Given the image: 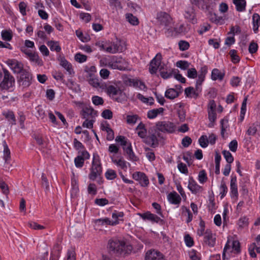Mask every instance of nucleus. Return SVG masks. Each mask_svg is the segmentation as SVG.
I'll return each instance as SVG.
<instances>
[{"instance_id": "f257e3e1", "label": "nucleus", "mask_w": 260, "mask_h": 260, "mask_svg": "<svg viewBox=\"0 0 260 260\" xmlns=\"http://www.w3.org/2000/svg\"><path fill=\"white\" fill-rule=\"evenodd\" d=\"M132 249L131 245H126L124 241L116 239L109 240L107 245L109 253L116 256H124L129 254Z\"/></svg>"}, {"instance_id": "f03ea898", "label": "nucleus", "mask_w": 260, "mask_h": 260, "mask_svg": "<svg viewBox=\"0 0 260 260\" xmlns=\"http://www.w3.org/2000/svg\"><path fill=\"white\" fill-rule=\"evenodd\" d=\"M101 63L114 69L124 70L125 69L126 62L121 57L117 56H108L103 57L100 60Z\"/></svg>"}, {"instance_id": "7ed1b4c3", "label": "nucleus", "mask_w": 260, "mask_h": 260, "mask_svg": "<svg viewBox=\"0 0 260 260\" xmlns=\"http://www.w3.org/2000/svg\"><path fill=\"white\" fill-rule=\"evenodd\" d=\"M156 19L157 23L164 26L168 31H172L173 20L170 15L165 12L160 11L157 13Z\"/></svg>"}, {"instance_id": "20e7f679", "label": "nucleus", "mask_w": 260, "mask_h": 260, "mask_svg": "<svg viewBox=\"0 0 260 260\" xmlns=\"http://www.w3.org/2000/svg\"><path fill=\"white\" fill-rule=\"evenodd\" d=\"M102 172V168L99 156L98 155L94 154L89 178L90 180H94L98 176L101 175Z\"/></svg>"}, {"instance_id": "39448f33", "label": "nucleus", "mask_w": 260, "mask_h": 260, "mask_svg": "<svg viewBox=\"0 0 260 260\" xmlns=\"http://www.w3.org/2000/svg\"><path fill=\"white\" fill-rule=\"evenodd\" d=\"M176 126L169 121H161L156 123V129L164 133L172 134L176 131Z\"/></svg>"}, {"instance_id": "423d86ee", "label": "nucleus", "mask_w": 260, "mask_h": 260, "mask_svg": "<svg viewBox=\"0 0 260 260\" xmlns=\"http://www.w3.org/2000/svg\"><path fill=\"white\" fill-rule=\"evenodd\" d=\"M4 79L0 84V86L4 89H8L13 86L15 82V79L7 70L4 69Z\"/></svg>"}, {"instance_id": "0eeeda50", "label": "nucleus", "mask_w": 260, "mask_h": 260, "mask_svg": "<svg viewBox=\"0 0 260 260\" xmlns=\"http://www.w3.org/2000/svg\"><path fill=\"white\" fill-rule=\"evenodd\" d=\"M31 81L32 75L26 70L22 72L18 80L19 85L23 87H28L31 84Z\"/></svg>"}, {"instance_id": "6e6552de", "label": "nucleus", "mask_w": 260, "mask_h": 260, "mask_svg": "<svg viewBox=\"0 0 260 260\" xmlns=\"http://www.w3.org/2000/svg\"><path fill=\"white\" fill-rule=\"evenodd\" d=\"M78 155L75 158L74 162L77 168H82L85 159L89 158L90 155L86 150L79 151Z\"/></svg>"}, {"instance_id": "1a4fd4ad", "label": "nucleus", "mask_w": 260, "mask_h": 260, "mask_svg": "<svg viewBox=\"0 0 260 260\" xmlns=\"http://www.w3.org/2000/svg\"><path fill=\"white\" fill-rule=\"evenodd\" d=\"M4 146V156L3 158L5 160L4 168L6 171H9L11 170V164L10 163L11 160V152L6 142H3Z\"/></svg>"}, {"instance_id": "9d476101", "label": "nucleus", "mask_w": 260, "mask_h": 260, "mask_svg": "<svg viewBox=\"0 0 260 260\" xmlns=\"http://www.w3.org/2000/svg\"><path fill=\"white\" fill-rule=\"evenodd\" d=\"M160 137V133H157V135L155 134H149L143 139V142L152 148H155L158 145V140L157 138Z\"/></svg>"}, {"instance_id": "9b49d317", "label": "nucleus", "mask_w": 260, "mask_h": 260, "mask_svg": "<svg viewBox=\"0 0 260 260\" xmlns=\"http://www.w3.org/2000/svg\"><path fill=\"white\" fill-rule=\"evenodd\" d=\"M7 63L14 73L21 74L25 69H23V64L16 60H8Z\"/></svg>"}, {"instance_id": "f8f14e48", "label": "nucleus", "mask_w": 260, "mask_h": 260, "mask_svg": "<svg viewBox=\"0 0 260 260\" xmlns=\"http://www.w3.org/2000/svg\"><path fill=\"white\" fill-rule=\"evenodd\" d=\"M133 178L140 182L142 186L145 187L149 184V179L145 173L141 172H137L133 174Z\"/></svg>"}, {"instance_id": "ddd939ff", "label": "nucleus", "mask_w": 260, "mask_h": 260, "mask_svg": "<svg viewBox=\"0 0 260 260\" xmlns=\"http://www.w3.org/2000/svg\"><path fill=\"white\" fill-rule=\"evenodd\" d=\"M123 49L124 48L121 44V42L117 40L113 42L111 46L106 47V51L107 52L114 54L118 52H122Z\"/></svg>"}, {"instance_id": "4468645a", "label": "nucleus", "mask_w": 260, "mask_h": 260, "mask_svg": "<svg viewBox=\"0 0 260 260\" xmlns=\"http://www.w3.org/2000/svg\"><path fill=\"white\" fill-rule=\"evenodd\" d=\"M145 260H164L162 254L154 250H148L146 253Z\"/></svg>"}, {"instance_id": "2eb2a0df", "label": "nucleus", "mask_w": 260, "mask_h": 260, "mask_svg": "<svg viewBox=\"0 0 260 260\" xmlns=\"http://www.w3.org/2000/svg\"><path fill=\"white\" fill-rule=\"evenodd\" d=\"M185 18L188 20L192 24H195L197 22V20L196 18L195 10L192 7H188L185 11L184 14Z\"/></svg>"}, {"instance_id": "dca6fc26", "label": "nucleus", "mask_w": 260, "mask_h": 260, "mask_svg": "<svg viewBox=\"0 0 260 260\" xmlns=\"http://www.w3.org/2000/svg\"><path fill=\"white\" fill-rule=\"evenodd\" d=\"M106 91L107 93L113 98L117 95H121L122 91L117 85H110L106 86Z\"/></svg>"}, {"instance_id": "f3484780", "label": "nucleus", "mask_w": 260, "mask_h": 260, "mask_svg": "<svg viewBox=\"0 0 260 260\" xmlns=\"http://www.w3.org/2000/svg\"><path fill=\"white\" fill-rule=\"evenodd\" d=\"M215 239L212 232L209 230H207L205 232L204 242L209 246L213 247L215 244Z\"/></svg>"}, {"instance_id": "a211bd4d", "label": "nucleus", "mask_w": 260, "mask_h": 260, "mask_svg": "<svg viewBox=\"0 0 260 260\" xmlns=\"http://www.w3.org/2000/svg\"><path fill=\"white\" fill-rule=\"evenodd\" d=\"M82 112V117L84 119L94 118L97 113V111L90 107L83 108Z\"/></svg>"}, {"instance_id": "6ab92c4d", "label": "nucleus", "mask_w": 260, "mask_h": 260, "mask_svg": "<svg viewBox=\"0 0 260 260\" xmlns=\"http://www.w3.org/2000/svg\"><path fill=\"white\" fill-rule=\"evenodd\" d=\"M60 65L64 68L70 75L74 74L72 64L69 63L64 57L59 56L58 58Z\"/></svg>"}, {"instance_id": "aec40b11", "label": "nucleus", "mask_w": 260, "mask_h": 260, "mask_svg": "<svg viewBox=\"0 0 260 260\" xmlns=\"http://www.w3.org/2000/svg\"><path fill=\"white\" fill-rule=\"evenodd\" d=\"M230 189L232 196L236 199L238 197V188L237 185V177L236 176H232L230 182Z\"/></svg>"}, {"instance_id": "412c9836", "label": "nucleus", "mask_w": 260, "mask_h": 260, "mask_svg": "<svg viewBox=\"0 0 260 260\" xmlns=\"http://www.w3.org/2000/svg\"><path fill=\"white\" fill-rule=\"evenodd\" d=\"M188 188L194 194L199 192L202 189V187L198 185L192 178L189 180Z\"/></svg>"}, {"instance_id": "4be33fe9", "label": "nucleus", "mask_w": 260, "mask_h": 260, "mask_svg": "<svg viewBox=\"0 0 260 260\" xmlns=\"http://www.w3.org/2000/svg\"><path fill=\"white\" fill-rule=\"evenodd\" d=\"M168 199L170 203L174 205H179L181 201V197L175 191L170 192L168 195Z\"/></svg>"}, {"instance_id": "5701e85b", "label": "nucleus", "mask_w": 260, "mask_h": 260, "mask_svg": "<svg viewBox=\"0 0 260 260\" xmlns=\"http://www.w3.org/2000/svg\"><path fill=\"white\" fill-rule=\"evenodd\" d=\"M141 217L144 220L147 219L153 222L158 223L161 220V219L156 215L152 214L149 212L140 214Z\"/></svg>"}, {"instance_id": "b1692460", "label": "nucleus", "mask_w": 260, "mask_h": 260, "mask_svg": "<svg viewBox=\"0 0 260 260\" xmlns=\"http://www.w3.org/2000/svg\"><path fill=\"white\" fill-rule=\"evenodd\" d=\"M179 92L174 88L168 89L165 94L166 98L170 100H174L179 96Z\"/></svg>"}, {"instance_id": "393cba45", "label": "nucleus", "mask_w": 260, "mask_h": 260, "mask_svg": "<svg viewBox=\"0 0 260 260\" xmlns=\"http://www.w3.org/2000/svg\"><path fill=\"white\" fill-rule=\"evenodd\" d=\"M123 150L125 151L126 154L128 155L129 158L133 161H137L138 158L135 156L131 146V144L129 143L126 146L123 147Z\"/></svg>"}, {"instance_id": "a878e982", "label": "nucleus", "mask_w": 260, "mask_h": 260, "mask_svg": "<svg viewBox=\"0 0 260 260\" xmlns=\"http://www.w3.org/2000/svg\"><path fill=\"white\" fill-rule=\"evenodd\" d=\"M233 3L236 6L237 11L243 12L245 10L246 5L245 0H233Z\"/></svg>"}, {"instance_id": "bb28decb", "label": "nucleus", "mask_w": 260, "mask_h": 260, "mask_svg": "<svg viewBox=\"0 0 260 260\" xmlns=\"http://www.w3.org/2000/svg\"><path fill=\"white\" fill-rule=\"evenodd\" d=\"M198 79L196 81V88L197 91H194V94L195 95V97L197 98L199 96V93L201 91V85L202 83L205 80V77H202V76L198 75Z\"/></svg>"}, {"instance_id": "cd10ccee", "label": "nucleus", "mask_w": 260, "mask_h": 260, "mask_svg": "<svg viewBox=\"0 0 260 260\" xmlns=\"http://www.w3.org/2000/svg\"><path fill=\"white\" fill-rule=\"evenodd\" d=\"M136 130L138 132V135L141 138L144 139L146 136L147 130L145 128V125L141 122L137 126Z\"/></svg>"}, {"instance_id": "c85d7f7f", "label": "nucleus", "mask_w": 260, "mask_h": 260, "mask_svg": "<svg viewBox=\"0 0 260 260\" xmlns=\"http://www.w3.org/2000/svg\"><path fill=\"white\" fill-rule=\"evenodd\" d=\"M253 30L255 33L258 31L260 24V16L257 13H254L252 16Z\"/></svg>"}, {"instance_id": "c756f323", "label": "nucleus", "mask_w": 260, "mask_h": 260, "mask_svg": "<svg viewBox=\"0 0 260 260\" xmlns=\"http://www.w3.org/2000/svg\"><path fill=\"white\" fill-rule=\"evenodd\" d=\"M224 76V74L221 73L218 69H214L212 71L211 78L213 80H222Z\"/></svg>"}, {"instance_id": "7c9ffc66", "label": "nucleus", "mask_w": 260, "mask_h": 260, "mask_svg": "<svg viewBox=\"0 0 260 260\" xmlns=\"http://www.w3.org/2000/svg\"><path fill=\"white\" fill-rule=\"evenodd\" d=\"M164 111V109L163 108L152 109L148 112L147 117L149 119L154 118L158 114L163 113Z\"/></svg>"}, {"instance_id": "2f4dec72", "label": "nucleus", "mask_w": 260, "mask_h": 260, "mask_svg": "<svg viewBox=\"0 0 260 260\" xmlns=\"http://www.w3.org/2000/svg\"><path fill=\"white\" fill-rule=\"evenodd\" d=\"M258 126L259 125L257 122L251 124L248 128L246 131V134L249 136H254L257 131Z\"/></svg>"}, {"instance_id": "473e14b6", "label": "nucleus", "mask_w": 260, "mask_h": 260, "mask_svg": "<svg viewBox=\"0 0 260 260\" xmlns=\"http://www.w3.org/2000/svg\"><path fill=\"white\" fill-rule=\"evenodd\" d=\"M28 57L31 61L35 62L38 66H41L43 65L42 60L40 58L38 53L32 52Z\"/></svg>"}, {"instance_id": "72a5a7b5", "label": "nucleus", "mask_w": 260, "mask_h": 260, "mask_svg": "<svg viewBox=\"0 0 260 260\" xmlns=\"http://www.w3.org/2000/svg\"><path fill=\"white\" fill-rule=\"evenodd\" d=\"M61 246L60 244L56 243L53 247V250L51 252L52 257L54 255L55 256L56 258L54 260H57L60 256V251L61 250Z\"/></svg>"}, {"instance_id": "f704fd0d", "label": "nucleus", "mask_w": 260, "mask_h": 260, "mask_svg": "<svg viewBox=\"0 0 260 260\" xmlns=\"http://www.w3.org/2000/svg\"><path fill=\"white\" fill-rule=\"evenodd\" d=\"M47 45L51 51H55L57 52H59L61 50V47L58 42L50 41L48 42Z\"/></svg>"}, {"instance_id": "c9c22d12", "label": "nucleus", "mask_w": 260, "mask_h": 260, "mask_svg": "<svg viewBox=\"0 0 260 260\" xmlns=\"http://www.w3.org/2000/svg\"><path fill=\"white\" fill-rule=\"evenodd\" d=\"M111 158L112 162L117 166L120 167L121 169L123 170H125L127 169L126 162L122 158H120L118 160L114 159L113 156H111Z\"/></svg>"}, {"instance_id": "e433bc0d", "label": "nucleus", "mask_w": 260, "mask_h": 260, "mask_svg": "<svg viewBox=\"0 0 260 260\" xmlns=\"http://www.w3.org/2000/svg\"><path fill=\"white\" fill-rule=\"evenodd\" d=\"M96 222H101L102 224L115 225L117 224L119 222L118 220L111 221L109 218H105L104 219H98L96 220Z\"/></svg>"}, {"instance_id": "4c0bfd02", "label": "nucleus", "mask_w": 260, "mask_h": 260, "mask_svg": "<svg viewBox=\"0 0 260 260\" xmlns=\"http://www.w3.org/2000/svg\"><path fill=\"white\" fill-rule=\"evenodd\" d=\"M228 120L227 119H222L220 120L221 125V137L224 139V133L226 131V128L229 126Z\"/></svg>"}, {"instance_id": "58836bf2", "label": "nucleus", "mask_w": 260, "mask_h": 260, "mask_svg": "<svg viewBox=\"0 0 260 260\" xmlns=\"http://www.w3.org/2000/svg\"><path fill=\"white\" fill-rule=\"evenodd\" d=\"M177 72H179L178 70L172 69L169 72L167 71H161L160 74L162 78L166 79L171 77L173 75H174V73Z\"/></svg>"}, {"instance_id": "ea45409f", "label": "nucleus", "mask_w": 260, "mask_h": 260, "mask_svg": "<svg viewBox=\"0 0 260 260\" xmlns=\"http://www.w3.org/2000/svg\"><path fill=\"white\" fill-rule=\"evenodd\" d=\"M4 115L10 122V123L12 125L16 124V119L13 112L8 111L7 113H4Z\"/></svg>"}, {"instance_id": "a19ab883", "label": "nucleus", "mask_w": 260, "mask_h": 260, "mask_svg": "<svg viewBox=\"0 0 260 260\" xmlns=\"http://www.w3.org/2000/svg\"><path fill=\"white\" fill-rule=\"evenodd\" d=\"M189 66L190 63L186 60H179L176 62V67L183 70H188Z\"/></svg>"}, {"instance_id": "79ce46f5", "label": "nucleus", "mask_w": 260, "mask_h": 260, "mask_svg": "<svg viewBox=\"0 0 260 260\" xmlns=\"http://www.w3.org/2000/svg\"><path fill=\"white\" fill-rule=\"evenodd\" d=\"M161 59V54L159 53H157L155 57L151 61L150 64H151V66H155L158 68L160 64Z\"/></svg>"}, {"instance_id": "37998d69", "label": "nucleus", "mask_w": 260, "mask_h": 260, "mask_svg": "<svg viewBox=\"0 0 260 260\" xmlns=\"http://www.w3.org/2000/svg\"><path fill=\"white\" fill-rule=\"evenodd\" d=\"M208 118L210 121L211 123L208 124L209 127H211L213 126V123L215 121L216 119V114L215 111H209L208 112Z\"/></svg>"}, {"instance_id": "c03bdc74", "label": "nucleus", "mask_w": 260, "mask_h": 260, "mask_svg": "<svg viewBox=\"0 0 260 260\" xmlns=\"http://www.w3.org/2000/svg\"><path fill=\"white\" fill-rule=\"evenodd\" d=\"M229 54L231 57L232 61L234 63H236L240 61V57L237 54V51L236 50H231Z\"/></svg>"}, {"instance_id": "a18cd8bd", "label": "nucleus", "mask_w": 260, "mask_h": 260, "mask_svg": "<svg viewBox=\"0 0 260 260\" xmlns=\"http://www.w3.org/2000/svg\"><path fill=\"white\" fill-rule=\"evenodd\" d=\"M126 19L131 24L134 25H137L139 24L138 19L132 14H127L126 15Z\"/></svg>"}, {"instance_id": "49530a36", "label": "nucleus", "mask_w": 260, "mask_h": 260, "mask_svg": "<svg viewBox=\"0 0 260 260\" xmlns=\"http://www.w3.org/2000/svg\"><path fill=\"white\" fill-rule=\"evenodd\" d=\"M105 177L108 180H113L116 178V172L112 169H108L105 173Z\"/></svg>"}, {"instance_id": "de8ad7c7", "label": "nucleus", "mask_w": 260, "mask_h": 260, "mask_svg": "<svg viewBox=\"0 0 260 260\" xmlns=\"http://www.w3.org/2000/svg\"><path fill=\"white\" fill-rule=\"evenodd\" d=\"M198 179L201 183H204L207 181L208 178L205 170H203L200 171L198 176Z\"/></svg>"}, {"instance_id": "09e8293b", "label": "nucleus", "mask_w": 260, "mask_h": 260, "mask_svg": "<svg viewBox=\"0 0 260 260\" xmlns=\"http://www.w3.org/2000/svg\"><path fill=\"white\" fill-rule=\"evenodd\" d=\"M222 154L228 163L231 164L234 161V157L229 151L223 150Z\"/></svg>"}, {"instance_id": "8fccbe9b", "label": "nucleus", "mask_w": 260, "mask_h": 260, "mask_svg": "<svg viewBox=\"0 0 260 260\" xmlns=\"http://www.w3.org/2000/svg\"><path fill=\"white\" fill-rule=\"evenodd\" d=\"M199 143L202 147H207L209 143L207 137L206 135L202 136L199 139Z\"/></svg>"}, {"instance_id": "3c124183", "label": "nucleus", "mask_w": 260, "mask_h": 260, "mask_svg": "<svg viewBox=\"0 0 260 260\" xmlns=\"http://www.w3.org/2000/svg\"><path fill=\"white\" fill-rule=\"evenodd\" d=\"M87 58V57L86 55L80 53H78L75 55V60L79 63H82L86 61Z\"/></svg>"}, {"instance_id": "603ef678", "label": "nucleus", "mask_w": 260, "mask_h": 260, "mask_svg": "<svg viewBox=\"0 0 260 260\" xmlns=\"http://www.w3.org/2000/svg\"><path fill=\"white\" fill-rule=\"evenodd\" d=\"M2 37L4 40L10 41L12 40V35L11 32L5 30L2 31Z\"/></svg>"}, {"instance_id": "864d4df0", "label": "nucleus", "mask_w": 260, "mask_h": 260, "mask_svg": "<svg viewBox=\"0 0 260 260\" xmlns=\"http://www.w3.org/2000/svg\"><path fill=\"white\" fill-rule=\"evenodd\" d=\"M187 76L189 78L195 79L198 76V73L195 68H190L187 70Z\"/></svg>"}, {"instance_id": "5fc2aeb1", "label": "nucleus", "mask_w": 260, "mask_h": 260, "mask_svg": "<svg viewBox=\"0 0 260 260\" xmlns=\"http://www.w3.org/2000/svg\"><path fill=\"white\" fill-rule=\"evenodd\" d=\"M106 131L107 133V139L108 141L112 140L114 138V134L113 131L110 127L109 124H107Z\"/></svg>"}, {"instance_id": "6e6d98bb", "label": "nucleus", "mask_w": 260, "mask_h": 260, "mask_svg": "<svg viewBox=\"0 0 260 260\" xmlns=\"http://www.w3.org/2000/svg\"><path fill=\"white\" fill-rule=\"evenodd\" d=\"M92 101L93 104L96 106L102 105L104 102L102 98L97 95L92 96Z\"/></svg>"}, {"instance_id": "4d7b16f0", "label": "nucleus", "mask_w": 260, "mask_h": 260, "mask_svg": "<svg viewBox=\"0 0 260 260\" xmlns=\"http://www.w3.org/2000/svg\"><path fill=\"white\" fill-rule=\"evenodd\" d=\"M220 190V194L221 195L220 197L222 199L225 196L228 192V187L224 181H221Z\"/></svg>"}, {"instance_id": "13d9d810", "label": "nucleus", "mask_w": 260, "mask_h": 260, "mask_svg": "<svg viewBox=\"0 0 260 260\" xmlns=\"http://www.w3.org/2000/svg\"><path fill=\"white\" fill-rule=\"evenodd\" d=\"M238 224L239 227L242 228L248 226V218L245 216L240 218L238 220Z\"/></svg>"}, {"instance_id": "bf43d9fd", "label": "nucleus", "mask_w": 260, "mask_h": 260, "mask_svg": "<svg viewBox=\"0 0 260 260\" xmlns=\"http://www.w3.org/2000/svg\"><path fill=\"white\" fill-rule=\"evenodd\" d=\"M102 116L107 119H111L113 117V113L109 109L104 110L102 113Z\"/></svg>"}, {"instance_id": "052dcab7", "label": "nucleus", "mask_w": 260, "mask_h": 260, "mask_svg": "<svg viewBox=\"0 0 260 260\" xmlns=\"http://www.w3.org/2000/svg\"><path fill=\"white\" fill-rule=\"evenodd\" d=\"M42 186L45 187L46 190L49 189V183L44 173L42 174L41 176Z\"/></svg>"}, {"instance_id": "680f3d73", "label": "nucleus", "mask_w": 260, "mask_h": 260, "mask_svg": "<svg viewBox=\"0 0 260 260\" xmlns=\"http://www.w3.org/2000/svg\"><path fill=\"white\" fill-rule=\"evenodd\" d=\"M0 188L3 193L7 196L9 193L8 185L4 181H0Z\"/></svg>"}, {"instance_id": "e2e57ef3", "label": "nucleus", "mask_w": 260, "mask_h": 260, "mask_svg": "<svg viewBox=\"0 0 260 260\" xmlns=\"http://www.w3.org/2000/svg\"><path fill=\"white\" fill-rule=\"evenodd\" d=\"M52 76L54 79L57 80H60L64 82L63 79L64 76L61 72L54 71L52 72Z\"/></svg>"}, {"instance_id": "0e129e2a", "label": "nucleus", "mask_w": 260, "mask_h": 260, "mask_svg": "<svg viewBox=\"0 0 260 260\" xmlns=\"http://www.w3.org/2000/svg\"><path fill=\"white\" fill-rule=\"evenodd\" d=\"M115 141L117 142L120 143V145L123 147L126 146L129 143L127 141L125 140V138L124 136H118L116 137L115 139Z\"/></svg>"}, {"instance_id": "69168bd1", "label": "nucleus", "mask_w": 260, "mask_h": 260, "mask_svg": "<svg viewBox=\"0 0 260 260\" xmlns=\"http://www.w3.org/2000/svg\"><path fill=\"white\" fill-rule=\"evenodd\" d=\"M94 203L99 206H104L109 203V201L106 198L96 199Z\"/></svg>"}, {"instance_id": "338daca9", "label": "nucleus", "mask_w": 260, "mask_h": 260, "mask_svg": "<svg viewBox=\"0 0 260 260\" xmlns=\"http://www.w3.org/2000/svg\"><path fill=\"white\" fill-rule=\"evenodd\" d=\"M179 49L182 51L187 50L189 47V44L185 41H180L179 42Z\"/></svg>"}, {"instance_id": "774afa93", "label": "nucleus", "mask_w": 260, "mask_h": 260, "mask_svg": "<svg viewBox=\"0 0 260 260\" xmlns=\"http://www.w3.org/2000/svg\"><path fill=\"white\" fill-rule=\"evenodd\" d=\"M67 260H76V253L74 249H72L68 251Z\"/></svg>"}]
</instances>
